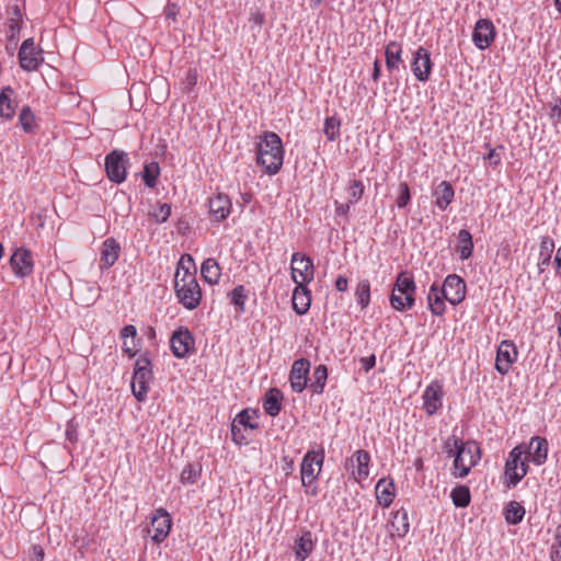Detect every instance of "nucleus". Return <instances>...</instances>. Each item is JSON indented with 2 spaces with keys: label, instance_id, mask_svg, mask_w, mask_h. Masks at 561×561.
I'll return each mask as SVG.
<instances>
[{
  "label": "nucleus",
  "instance_id": "nucleus-48",
  "mask_svg": "<svg viewBox=\"0 0 561 561\" xmlns=\"http://www.w3.org/2000/svg\"><path fill=\"white\" fill-rule=\"evenodd\" d=\"M248 431H244L242 426L231 423V435L232 440L238 445H243L249 443L248 435L245 434Z\"/></svg>",
  "mask_w": 561,
  "mask_h": 561
},
{
  "label": "nucleus",
  "instance_id": "nucleus-43",
  "mask_svg": "<svg viewBox=\"0 0 561 561\" xmlns=\"http://www.w3.org/2000/svg\"><path fill=\"white\" fill-rule=\"evenodd\" d=\"M341 122L339 118L332 116L327 117L324 121L323 133L329 141H334L340 136Z\"/></svg>",
  "mask_w": 561,
  "mask_h": 561
},
{
  "label": "nucleus",
  "instance_id": "nucleus-54",
  "mask_svg": "<svg viewBox=\"0 0 561 561\" xmlns=\"http://www.w3.org/2000/svg\"><path fill=\"white\" fill-rule=\"evenodd\" d=\"M556 103L551 106L550 118L556 119L558 123H561V98H556Z\"/></svg>",
  "mask_w": 561,
  "mask_h": 561
},
{
  "label": "nucleus",
  "instance_id": "nucleus-44",
  "mask_svg": "<svg viewBox=\"0 0 561 561\" xmlns=\"http://www.w3.org/2000/svg\"><path fill=\"white\" fill-rule=\"evenodd\" d=\"M22 13L19 5H13L11 16L9 18L10 37H14L21 31Z\"/></svg>",
  "mask_w": 561,
  "mask_h": 561
},
{
  "label": "nucleus",
  "instance_id": "nucleus-32",
  "mask_svg": "<svg viewBox=\"0 0 561 561\" xmlns=\"http://www.w3.org/2000/svg\"><path fill=\"white\" fill-rule=\"evenodd\" d=\"M354 458L357 463V469L353 470L352 474L356 481L365 480L369 474V461L370 456L366 450H357L354 455Z\"/></svg>",
  "mask_w": 561,
  "mask_h": 561
},
{
  "label": "nucleus",
  "instance_id": "nucleus-59",
  "mask_svg": "<svg viewBox=\"0 0 561 561\" xmlns=\"http://www.w3.org/2000/svg\"><path fill=\"white\" fill-rule=\"evenodd\" d=\"M348 280L345 276L340 275L335 280V288L336 290L343 293L347 290Z\"/></svg>",
  "mask_w": 561,
  "mask_h": 561
},
{
  "label": "nucleus",
  "instance_id": "nucleus-12",
  "mask_svg": "<svg viewBox=\"0 0 561 561\" xmlns=\"http://www.w3.org/2000/svg\"><path fill=\"white\" fill-rule=\"evenodd\" d=\"M195 341L188 329H179L172 333L170 346L178 358H184L194 350Z\"/></svg>",
  "mask_w": 561,
  "mask_h": 561
},
{
  "label": "nucleus",
  "instance_id": "nucleus-4",
  "mask_svg": "<svg viewBox=\"0 0 561 561\" xmlns=\"http://www.w3.org/2000/svg\"><path fill=\"white\" fill-rule=\"evenodd\" d=\"M153 379L152 364L147 354L139 356L134 364L131 391L137 401L144 402L147 399L149 383Z\"/></svg>",
  "mask_w": 561,
  "mask_h": 561
},
{
  "label": "nucleus",
  "instance_id": "nucleus-64",
  "mask_svg": "<svg viewBox=\"0 0 561 561\" xmlns=\"http://www.w3.org/2000/svg\"><path fill=\"white\" fill-rule=\"evenodd\" d=\"M556 547L561 549V527L556 530L554 543Z\"/></svg>",
  "mask_w": 561,
  "mask_h": 561
},
{
  "label": "nucleus",
  "instance_id": "nucleus-27",
  "mask_svg": "<svg viewBox=\"0 0 561 561\" xmlns=\"http://www.w3.org/2000/svg\"><path fill=\"white\" fill-rule=\"evenodd\" d=\"M314 549L311 531H305L294 545L295 557L298 561H305Z\"/></svg>",
  "mask_w": 561,
  "mask_h": 561
},
{
  "label": "nucleus",
  "instance_id": "nucleus-55",
  "mask_svg": "<svg viewBox=\"0 0 561 561\" xmlns=\"http://www.w3.org/2000/svg\"><path fill=\"white\" fill-rule=\"evenodd\" d=\"M167 19H171L172 21L176 20V15L179 13V7L175 3H168L164 10Z\"/></svg>",
  "mask_w": 561,
  "mask_h": 561
},
{
  "label": "nucleus",
  "instance_id": "nucleus-63",
  "mask_svg": "<svg viewBox=\"0 0 561 561\" xmlns=\"http://www.w3.org/2000/svg\"><path fill=\"white\" fill-rule=\"evenodd\" d=\"M379 77H380V64H379V60H375L374 70H373L374 81H378Z\"/></svg>",
  "mask_w": 561,
  "mask_h": 561
},
{
  "label": "nucleus",
  "instance_id": "nucleus-8",
  "mask_svg": "<svg viewBox=\"0 0 561 561\" xmlns=\"http://www.w3.org/2000/svg\"><path fill=\"white\" fill-rule=\"evenodd\" d=\"M20 66L25 71H35L44 61L42 48L36 47L34 38H26L19 49Z\"/></svg>",
  "mask_w": 561,
  "mask_h": 561
},
{
  "label": "nucleus",
  "instance_id": "nucleus-45",
  "mask_svg": "<svg viewBox=\"0 0 561 561\" xmlns=\"http://www.w3.org/2000/svg\"><path fill=\"white\" fill-rule=\"evenodd\" d=\"M201 466L188 463L181 472V481L183 483H195L201 476Z\"/></svg>",
  "mask_w": 561,
  "mask_h": 561
},
{
  "label": "nucleus",
  "instance_id": "nucleus-3",
  "mask_svg": "<svg viewBox=\"0 0 561 561\" xmlns=\"http://www.w3.org/2000/svg\"><path fill=\"white\" fill-rule=\"evenodd\" d=\"M284 149L280 137L274 131H266L257 142V163L268 174H276L283 165Z\"/></svg>",
  "mask_w": 561,
  "mask_h": 561
},
{
  "label": "nucleus",
  "instance_id": "nucleus-49",
  "mask_svg": "<svg viewBox=\"0 0 561 561\" xmlns=\"http://www.w3.org/2000/svg\"><path fill=\"white\" fill-rule=\"evenodd\" d=\"M171 215V205L163 203L160 204L158 210L153 211L152 216L157 222H165Z\"/></svg>",
  "mask_w": 561,
  "mask_h": 561
},
{
  "label": "nucleus",
  "instance_id": "nucleus-16",
  "mask_svg": "<svg viewBox=\"0 0 561 561\" xmlns=\"http://www.w3.org/2000/svg\"><path fill=\"white\" fill-rule=\"evenodd\" d=\"M432 66L433 64L431 60L430 51L426 48L420 46L414 53L411 65L413 75L419 81L425 82L430 78Z\"/></svg>",
  "mask_w": 561,
  "mask_h": 561
},
{
  "label": "nucleus",
  "instance_id": "nucleus-51",
  "mask_svg": "<svg viewBox=\"0 0 561 561\" xmlns=\"http://www.w3.org/2000/svg\"><path fill=\"white\" fill-rule=\"evenodd\" d=\"M554 249V242L549 237H542L540 241V255H551Z\"/></svg>",
  "mask_w": 561,
  "mask_h": 561
},
{
  "label": "nucleus",
  "instance_id": "nucleus-10",
  "mask_svg": "<svg viewBox=\"0 0 561 561\" xmlns=\"http://www.w3.org/2000/svg\"><path fill=\"white\" fill-rule=\"evenodd\" d=\"M466 288V282L460 276L450 274L445 278L444 284L439 290L447 301L454 306H457L465 299Z\"/></svg>",
  "mask_w": 561,
  "mask_h": 561
},
{
  "label": "nucleus",
  "instance_id": "nucleus-28",
  "mask_svg": "<svg viewBox=\"0 0 561 561\" xmlns=\"http://www.w3.org/2000/svg\"><path fill=\"white\" fill-rule=\"evenodd\" d=\"M282 400H283V394L278 389H276V388L270 389L266 392L264 401H263V408H264V411L266 412V414H268L270 416L278 415L282 410Z\"/></svg>",
  "mask_w": 561,
  "mask_h": 561
},
{
  "label": "nucleus",
  "instance_id": "nucleus-37",
  "mask_svg": "<svg viewBox=\"0 0 561 561\" xmlns=\"http://www.w3.org/2000/svg\"><path fill=\"white\" fill-rule=\"evenodd\" d=\"M525 516L524 506L516 502L511 501L505 507V519L510 525L519 524Z\"/></svg>",
  "mask_w": 561,
  "mask_h": 561
},
{
  "label": "nucleus",
  "instance_id": "nucleus-24",
  "mask_svg": "<svg viewBox=\"0 0 561 561\" xmlns=\"http://www.w3.org/2000/svg\"><path fill=\"white\" fill-rule=\"evenodd\" d=\"M376 499L380 505L388 507L391 505L394 499V483L392 479H380L375 488Z\"/></svg>",
  "mask_w": 561,
  "mask_h": 561
},
{
  "label": "nucleus",
  "instance_id": "nucleus-20",
  "mask_svg": "<svg viewBox=\"0 0 561 561\" xmlns=\"http://www.w3.org/2000/svg\"><path fill=\"white\" fill-rule=\"evenodd\" d=\"M230 209L231 202L225 194L219 193L209 199V214L216 221L226 219Z\"/></svg>",
  "mask_w": 561,
  "mask_h": 561
},
{
  "label": "nucleus",
  "instance_id": "nucleus-40",
  "mask_svg": "<svg viewBox=\"0 0 561 561\" xmlns=\"http://www.w3.org/2000/svg\"><path fill=\"white\" fill-rule=\"evenodd\" d=\"M450 497L457 507H467L470 504V491L466 485H458L451 490Z\"/></svg>",
  "mask_w": 561,
  "mask_h": 561
},
{
  "label": "nucleus",
  "instance_id": "nucleus-58",
  "mask_svg": "<svg viewBox=\"0 0 561 561\" xmlns=\"http://www.w3.org/2000/svg\"><path fill=\"white\" fill-rule=\"evenodd\" d=\"M32 560L42 561L44 559V549L39 545H34L31 548Z\"/></svg>",
  "mask_w": 561,
  "mask_h": 561
},
{
  "label": "nucleus",
  "instance_id": "nucleus-34",
  "mask_svg": "<svg viewBox=\"0 0 561 561\" xmlns=\"http://www.w3.org/2000/svg\"><path fill=\"white\" fill-rule=\"evenodd\" d=\"M391 536H398V537H404L410 528L409 522H408V514L405 511H397L391 519Z\"/></svg>",
  "mask_w": 561,
  "mask_h": 561
},
{
  "label": "nucleus",
  "instance_id": "nucleus-1",
  "mask_svg": "<svg viewBox=\"0 0 561 561\" xmlns=\"http://www.w3.org/2000/svg\"><path fill=\"white\" fill-rule=\"evenodd\" d=\"M187 262L194 266V260L190 254H183L178 263L174 277V290L179 301L188 310L196 309L202 299V290L196 279V268L191 272L184 265Z\"/></svg>",
  "mask_w": 561,
  "mask_h": 561
},
{
  "label": "nucleus",
  "instance_id": "nucleus-15",
  "mask_svg": "<svg viewBox=\"0 0 561 561\" xmlns=\"http://www.w3.org/2000/svg\"><path fill=\"white\" fill-rule=\"evenodd\" d=\"M495 38V27L489 19L477 21L472 32V41L479 49H486Z\"/></svg>",
  "mask_w": 561,
  "mask_h": 561
},
{
  "label": "nucleus",
  "instance_id": "nucleus-39",
  "mask_svg": "<svg viewBox=\"0 0 561 561\" xmlns=\"http://www.w3.org/2000/svg\"><path fill=\"white\" fill-rule=\"evenodd\" d=\"M355 297L362 309H366L370 302V283L367 279L358 282L355 289Z\"/></svg>",
  "mask_w": 561,
  "mask_h": 561
},
{
  "label": "nucleus",
  "instance_id": "nucleus-42",
  "mask_svg": "<svg viewBox=\"0 0 561 561\" xmlns=\"http://www.w3.org/2000/svg\"><path fill=\"white\" fill-rule=\"evenodd\" d=\"M19 122L25 133L30 134L34 131L36 127L35 115L30 106L22 107L19 115Z\"/></svg>",
  "mask_w": 561,
  "mask_h": 561
},
{
  "label": "nucleus",
  "instance_id": "nucleus-50",
  "mask_svg": "<svg viewBox=\"0 0 561 561\" xmlns=\"http://www.w3.org/2000/svg\"><path fill=\"white\" fill-rule=\"evenodd\" d=\"M249 22L252 24L251 28L257 27V32L261 31L262 25L265 22V15L260 10L252 11L250 13Z\"/></svg>",
  "mask_w": 561,
  "mask_h": 561
},
{
  "label": "nucleus",
  "instance_id": "nucleus-26",
  "mask_svg": "<svg viewBox=\"0 0 561 561\" xmlns=\"http://www.w3.org/2000/svg\"><path fill=\"white\" fill-rule=\"evenodd\" d=\"M455 191L447 181L440 182L434 191L435 204L440 210H445L453 202Z\"/></svg>",
  "mask_w": 561,
  "mask_h": 561
},
{
  "label": "nucleus",
  "instance_id": "nucleus-33",
  "mask_svg": "<svg viewBox=\"0 0 561 561\" xmlns=\"http://www.w3.org/2000/svg\"><path fill=\"white\" fill-rule=\"evenodd\" d=\"M458 244H457V252L459 253V256L461 260H468L473 252V241L472 236L469 230L461 229L458 232Z\"/></svg>",
  "mask_w": 561,
  "mask_h": 561
},
{
  "label": "nucleus",
  "instance_id": "nucleus-36",
  "mask_svg": "<svg viewBox=\"0 0 561 561\" xmlns=\"http://www.w3.org/2000/svg\"><path fill=\"white\" fill-rule=\"evenodd\" d=\"M328 379V368L325 365H319L314 368L312 374V382L310 389L313 393L320 394L323 392Z\"/></svg>",
  "mask_w": 561,
  "mask_h": 561
},
{
  "label": "nucleus",
  "instance_id": "nucleus-62",
  "mask_svg": "<svg viewBox=\"0 0 561 561\" xmlns=\"http://www.w3.org/2000/svg\"><path fill=\"white\" fill-rule=\"evenodd\" d=\"M551 560L552 561H561V549L552 545L551 548Z\"/></svg>",
  "mask_w": 561,
  "mask_h": 561
},
{
  "label": "nucleus",
  "instance_id": "nucleus-38",
  "mask_svg": "<svg viewBox=\"0 0 561 561\" xmlns=\"http://www.w3.org/2000/svg\"><path fill=\"white\" fill-rule=\"evenodd\" d=\"M230 302L234 305L237 312L243 313L245 310V300L248 298V290L243 285L236 286L229 294Z\"/></svg>",
  "mask_w": 561,
  "mask_h": 561
},
{
  "label": "nucleus",
  "instance_id": "nucleus-47",
  "mask_svg": "<svg viewBox=\"0 0 561 561\" xmlns=\"http://www.w3.org/2000/svg\"><path fill=\"white\" fill-rule=\"evenodd\" d=\"M411 199L410 188L408 183L401 182L399 184V195L396 199L397 206L399 208L405 207Z\"/></svg>",
  "mask_w": 561,
  "mask_h": 561
},
{
  "label": "nucleus",
  "instance_id": "nucleus-19",
  "mask_svg": "<svg viewBox=\"0 0 561 561\" xmlns=\"http://www.w3.org/2000/svg\"><path fill=\"white\" fill-rule=\"evenodd\" d=\"M172 520L170 514L164 508H159L151 518V530L153 531L151 538L156 543L162 542L169 535Z\"/></svg>",
  "mask_w": 561,
  "mask_h": 561
},
{
  "label": "nucleus",
  "instance_id": "nucleus-35",
  "mask_svg": "<svg viewBox=\"0 0 561 561\" xmlns=\"http://www.w3.org/2000/svg\"><path fill=\"white\" fill-rule=\"evenodd\" d=\"M256 419L257 413L255 410L244 409L236 415L232 422L242 426L244 431H253L259 427Z\"/></svg>",
  "mask_w": 561,
  "mask_h": 561
},
{
  "label": "nucleus",
  "instance_id": "nucleus-61",
  "mask_svg": "<svg viewBox=\"0 0 561 561\" xmlns=\"http://www.w3.org/2000/svg\"><path fill=\"white\" fill-rule=\"evenodd\" d=\"M350 204L351 203H345V204H340L337 202H335V205H336V208H335V214L336 216H346L348 210H350Z\"/></svg>",
  "mask_w": 561,
  "mask_h": 561
},
{
  "label": "nucleus",
  "instance_id": "nucleus-53",
  "mask_svg": "<svg viewBox=\"0 0 561 561\" xmlns=\"http://www.w3.org/2000/svg\"><path fill=\"white\" fill-rule=\"evenodd\" d=\"M185 89L191 91L197 83V71L196 69H188L184 79Z\"/></svg>",
  "mask_w": 561,
  "mask_h": 561
},
{
  "label": "nucleus",
  "instance_id": "nucleus-5",
  "mask_svg": "<svg viewBox=\"0 0 561 561\" xmlns=\"http://www.w3.org/2000/svg\"><path fill=\"white\" fill-rule=\"evenodd\" d=\"M415 283L412 276H409L407 272H401L397 276L392 290L404 295V302H401L396 296L390 297V305L398 311H407L411 309L415 304Z\"/></svg>",
  "mask_w": 561,
  "mask_h": 561
},
{
  "label": "nucleus",
  "instance_id": "nucleus-56",
  "mask_svg": "<svg viewBox=\"0 0 561 561\" xmlns=\"http://www.w3.org/2000/svg\"><path fill=\"white\" fill-rule=\"evenodd\" d=\"M359 362H360L362 368L367 373L375 366L376 357H375V355H370L368 357H362Z\"/></svg>",
  "mask_w": 561,
  "mask_h": 561
},
{
  "label": "nucleus",
  "instance_id": "nucleus-29",
  "mask_svg": "<svg viewBox=\"0 0 561 561\" xmlns=\"http://www.w3.org/2000/svg\"><path fill=\"white\" fill-rule=\"evenodd\" d=\"M444 300H446V299L443 297L442 291L439 290V286L437 284H433L430 287V291L427 295V302H428V308L434 316L444 314V312H445Z\"/></svg>",
  "mask_w": 561,
  "mask_h": 561
},
{
  "label": "nucleus",
  "instance_id": "nucleus-30",
  "mask_svg": "<svg viewBox=\"0 0 561 561\" xmlns=\"http://www.w3.org/2000/svg\"><path fill=\"white\" fill-rule=\"evenodd\" d=\"M201 274L204 280L208 284H217L221 275L220 266L215 259H206L202 263Z\"/></svg>",
  "mask_w": 561,
  "mask_h": 561
},
{
  "label": "nucleus",
  "instance_id": "nucleus-57",
  "mask_svg": "<svg viewBox=\"0 0 561 561\" xmlns=\"http://www.w3.org/2000/svg\"><path fill=\"white\" fill-rule=\"evenodd\" d=\"M136 334H137V329L133 324L125 325L122 329V332H121L122 337L125 339V340L128 339V337H131V340H134Z\"/></svg>",
  "mask_w": 561,
  "mask_h": 561
},
{
  "label": "nucleus",
  "instance_id": "nucleus-11",
  "mask_svg": "<svg viewBox=\"0 0 561 561\" xmlns=\"http://www.w3.org/2000/svg\"><path fill=\"white\" fill-rule=\"evenodd\" d=\"M323 463V455L308 451L301 462L300 473L304 486L310 485L319 476Z\"/></svg>",
  "mask_w": 561,
  "mask_h": 561
},
{
  "label": "nucleus",
  "instance_id": "nucleus-46",
  "mask_svg": "<svg viewBox=\"0 0 561 561\" xmlns=\"http://www.w3.org/2000/svg\"><path fill=\"white\" fill-rule=\"evenodd\" d=\"M364 194V185L359 180H353L348 187V203H357Z\"/></svg>",
  "mask_w": 561,
  "mask_h": 561
},
{
  "label": "nucleus",
  "instance_id": "nucleus-13",
  "mask_svg": "<svg viewBox=\"0 0 561 561\" xmlns=\"http://www.w3.org/2000/svg\"><path fill=\"white\" fill-rule=\"evenodd\" d=\"M10 266L18 277H26L33 272L32 252L25 248L16 249L10 257Z\"/></svg>",
  "mask_w": 561,
  "mask_h": 561
},
{
  "label": "nucleus",
  "instance_id": "nucleus-9",
  "mask_svg": "<svg viewBox=\"0 0 561 561\" xmlns=\"http://www.w3.org/2000/svg\"><path fill=\"white\" fill-rule=\"evenodd\" d=\"M314 266L312 260L299 252L291 256V278L295 284L307 285L313 279Z\"/></svg>",
  "mask_w": 561,
  "mask_h": 561
},
{
  "label": "nucleus",
  "instance_id": "nucleus-7",
  "mask_svg": "<svg viewBox=\"0 0 561 561\" xmlns=\"http://www.w3.org/2000/svg\"><path fill=\"white\" fill-rule=\"evenodd\" d=\"M128 156L123 150H113L105 157V172L110 181L121 184L126 180Z\"/></svg>",
  "mask_w": 561,
  "mask_h": 561
},
{
  "label": "nucleus",
  "instance_id": "nucleus-22",
  "mask_svg": "<svg viewBox=\"0 0 561 561\" xmlns=\"http://www.w3.org/2000/svg\"><path fill=\"white\" fill-rule=\"evenodd\" d=\"M14 90L11 87H4L0 92V117L10 121L14 117L18 102L13 98Z\"/></svg>",
  "mask_w": 561,
  "mask_h": 561
},
{
  "label": "nucleus",
  "instance_id": "nucleus-17",
  "mask_svg": "<svg viewBox=\"0 0 561 561\" xmlns=\"http://www.w3.org/2000/svg\"><path fill=\"white\" fill-rule=\"evenodd\" d=\"M517 358V350L513 342L502 341L497 347L495 368L501 375H506Z\"/></svg>",
  "mask_w": 561,
  "mask_h": 561
},
{
  "label": "nucleus",
  "instance_id": "nucleus-21",
  "mask_svg": "<svg viewBox=\"0 0 561 561\" xmlns=\"http://www.w3.org/2000/svg\"><path fill=\"white\" fill-rule=\"evenodd\" d=\"M311 304V294L307 285L296 284L293 293V308L295 312L302 316L308 312Z\"/></svg>",
  "mask_w": 561,
  "mask_h": 561
},
{
  "label": "nucleus",
  "instance_id": "nucleus-23",
  "mask_svg": "<svg viewBox=\"0 0 561 561\" xmlns=\"http://www.w3.org/2000/svg\"><path fill=\"white\" fill-rule=\"evenodd\" d=\"M121 245L114 238H107L102 243L101 262L102 266L110 268L118 260Z\"/></svg>",
  "mask_w": 561,
  "mask_h": 561
},
{
  "label": "nucleus",
  "instance_id": "nucleus-6",
  "mask_svg": "<svg viewBox=\"0 0 561 561\" xmlns=\"http://www.w3.org/2000/svg\"><path fill=\"white\" fill-rule=\"evenodd\" d=\"M525 453L522 446H516L510 451L504 471L507 488L515 486L527 474L528 465L522 459Z\"/></svg>",
  "mask_w": 561,
  "mask_h": 561
},
{
  "label": "nucleus",
  "instance_id": "nucleus-41",
  "mask_svg": "<svg viewBox=\"0 0 561 561\" xmlns=\"http://www.w3.org/2000/svg\"><path fill=\"white\" fill-rule=\"evenodd\" d=\"M160 174V167L158 162L152 161L146 163L142 172V180L147 187L153 188L157 185V179Z\"/></svg>",
  "mask_w": 561,
  "mask_h": 561
},
{
  "label": "nucleus",
  "instance_id": "nucleus-2",
  "mask_svg": "<svg viewBox=\"0 0 561 561\" xmlns=\"http://www.w3.org/2000/svg\"><path fill=\"white\" fill-rule=\"evenodd\" d=\"M444 449L449 457H454L455 476L459 478H465L480 460V448L474 442L463 443L453 436L446 439Z\"/></svg>",
  "mask_w": 561,
  "mask_h": 561
},
{
  "label": "nucleus",
  "instance_id": "nucleus-18",
  "mask_svg": "<svg viewBox=\"0 0 561 561\" xmlns=\"http://www.w3.org/2000/svg\"><path fill=\"white\" fill-rule=\"evenodd\" d=\"M309 370L310 363L308 359L300 358L294 362L289 374L293 391L300 393L306 389Z\"/></svg>",
  "mask_w": 561,
  "mask_h": 561
},
{
  "label": "nucleus",
  "instance_id": "nucleus-31",
  "mask_svg": "<svg viewBox=\"0 0 561 561\" xmlns=\"http://www.w3.org/2000/svg\"><path fill=\"white\" fill-rule=\"evenodd\" d=\"M402 47L398 42H390L385 50L386 56V67L389 71L396 70L399 68V65L402 62Z\"/></svg>",
  "mask_w": 561,
  "mask_h": 561
},
{
  "label": "nucleus",
  "instance_id": "nucleus-52",
  "mask_svg": "<svg viewBox=\"0 0 561 561\" xmlns=\"http://www.w3.org/2000/svg\"><path fill=\"white\" fill-rule=\"evenodd\" d=\"M66 437L70 443H77L78 440V425L73 420L69 421L66 427Z\"/></svg>",
  "mask_w": 561,
  "mask_h": 561
},
{
  "label": "nucleus",
  "instance_id": "nucleus-25",
  "mask_svg": "<svg viewBox=\"0 0 561 561\" xmlns=\"http://www.w3.org/2000/svg\"><path fill=\"white\" fill-rule=\"evenodd\" d=\"M527 454L531 457L533 462L542 465L548 456V442L546 438L535 436L530 439Z\"/></svg>",
  "mask_w": 561,
  "mask_h": 561
},
{
  "label": "nucleus",
  "instance_id": "nucleus-14",
  "mask_svg": "<svg viewBox=\"0 0 561 561\" xmlns=\"http://www.w3.org/2000/svg\"><path fill=\"white\" fill-rule=\"evenodd\" d=\"M443 385L438 380L432 381L423 393V409L427 415H434L443 405Z\"/></svg>",
  "mask_w": 561,
  "mask_h": 561
},
{
  "label": "nucleus",
  "instance_id": "nucleus-60",
  "mask_svg": "<svg viewBox=\"0 0 561 561\" xmlns=\"http://www.w3.org/2000/svg\"><path fill=\"white\" fill-rule=\"evenodd\" d=\"M135 346L136 345L134 340H131L130 343L124 341L123 352L126 353L129 357H134L136 355V351L134 350Z\"/></svg>",
  "mask_w": 561,
  "mask_h": 561
}]
</instances>
